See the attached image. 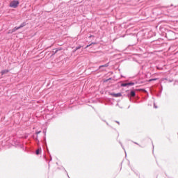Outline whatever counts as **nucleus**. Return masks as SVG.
I'll list each match as a JSON object with an SVG mask.
<instances>
[{
  "label": "nucleus",
  "instance_id": "c9c22d12",
  "mask_svg": "<svg viewBox=\"0 0 178 178\" xmlns=\"http://www.w3.org/2000/svg\"><path fill=\"white\" fill-rule=\"evenodd\" d=\"M129 108H130V106H128V109H129Z\"/></svg>",
  "mask_w": 178,
  "mask_h": 178
},
{
  "label": "nucleus",
  "instance_id": "393cba45",
  "mask_svg": "<svg viewBox=\"0 0 178 178\" xmlns=\"http://www.w3.org/2000/svg\"><path fill=\"white\" fill-rule=\"evenodd\" d=\"M173 86H177V82H176V80L175 81Z\"/></svg>",
  "mask_w": 178,
  "mask_h": 178
},
{
  "label": "nucleus",
  "instance_id": "412c9836",
  "mask_svg": "<svg viewBox=\"0 0 178 178\" xmlns=\"http://www.w3.org/2000/svg\"><path fill=\"white\" fill-rule=\"evenodd\" d=\"M132 143H134V144H136V145H139V147H141V145H140L137 142L132 141Z\"/></svg>",
  "mask_w": 178,
  "mask_h": 178
},
{
  "label": "nucleus",
  "instance_id": "20e7f679",
  "mask_svg": "<svg viewBox=\"0 0 178 178\" xmlns=\"http://www.w3.org/2000/svg\"><path fill=\"white\" fill-rule=\"evenodd\" d=\"M110 95H111V97H114V98H120V97H122V93L121 92H118V93L112 92L110 94Z\"/></svg>",
  "mask_w": 178,
  "mask_h": 178
},
{
  "label": "nucleus",
  "instance_id": "2f4dec72",
  "mask_svg": "<svg viewBox=\"0 0 178 178\" xmlns=\"http://www.w3.org/2000/svg\"><path fill=\"white\" fill-rule=\"evenodd\" d=\"M44 158H45L46 161H48V159H47L46 156H44Z\"/></svg>",
  "mask_w": 178,
  "mask_h": 178
},
{
  "label": "nucleus",
  "instance_id": "ddd939ff",
  "mask_svg": "<svg viewBox=\"0 0 178 178\" xmlns=\"http://www.w3.org/2000/svg\"><path fill=\"white\" fill-rule=\"evenodd\" d=\"M158 80V78H152L148 80L149 83H151V81H156Z\"/></svg>",
  "mask_w": 178,
  "mask_h": 178
},
{
  "label": "nucleus",
  "instance_id": "7ed1b4c3",
  "mask_svg": "<svg viewBox=\"0 0 178 178\" xmlns=\"http://www.w3.org/2000/svg\"><path fill=\"white\" fill-rule=\"evenodd\" d=\"M19 0H13V1H11L10 3V8H14V9H16V8H17V6H19Z\"/></svg>",
  "mask_w": 178,
  "mask_h": 178
},
{
  "label": "nucleus",
  "instance_id": "473e14b6",
  "mask_svg": "<svg viewBox=\"0 0 178 178\" xmlns=\"http://www.w3.org/2000/svg\"><path fill=\"white\" fill-rule=\"evenodd\" d=\"M104 70H105V69H102V71L104 72Z\"/></svg>",
  "mask_w": 178,
  "mask_h": 178
},
{
  "label": "nucleus",
  "instance_id": "9b49d317",
  "mask_svg": "<svg viewBox=\"0 0 178 178\" xmlns=\"http://www.w3.org/2000/svg\"><path fill=\"white\" fill-rule=\"evenodd\" d=\"M17 30H20L19 26H15L12 29V33H15V31H17Z\"/></svg>",
  "mask_w": 178,
  "mask_h": 178
},
{
  "label": "nucleus",
  "instance_id": "39448f33",
  "mask_svg": "<svg viewBox=\"0 0 178 178\" xmlns=\"http://www.w3.org/2000/svg\"><path fill=\"white\" fill-rule=\"evenodd\" d=\"M159 92H158L156 94L157 97H160L161 95H162V91H163V87L162 86H161V87L159 88Z\"/></svg>",
  "mask_w": 178,
  "mask_h": 178
},
{
  "label": "nucleus",
  "instance_id": "4be33fe9",
  "mask_svg": "<svg viewBox=\"0 0 178 178\" xmlns=\"http://www.w3.org/2000/svg\"><path fill=\"white\" fill-rule=\"evenodd\" d=\"M116 106H119V108H120L121 109L123 108V107L119 106V103H117V104H116Z\"/></svg>",
  "mask_w": 178,
  "mask_h": 178
},
{
  "label": "nucleus",
  "instance_id": "c756f323",
  "mask_svg": "<svg viewBox=\"0 0 178 178\" xmlns=\"http://www.w3.org/2000/svg\"><path fill=\"white\" fill-rule=\"evenodd\" d=\"M44 144H45V145H47V140L45 138H44Z\"/></svg>",
  "mask_w": 178,
  "mask_h": 178
},
{
  "label": "nucleus",
  "instance_id": "5701e85b",
  "mask_svg": "<svg viewBox=\"0 0 178 178\" xmlns=\"http://www.w3.org/2000/svg\"><path fill=\"white\" fill-rule=\"evenodd\" d=\"M13 33H14V32H12V30H10V31H8V34H13Z\"/></svg>",
  "mask_w": 178,
  "mask_h": 178
},
{
  "label": "nucleus",
  "instance_id": "1a4fd4ad",
  "mask_svg": "<svg viewBox=\"0 0 178 178\" xmlns=\"http://www.w3.org/2000/svg\"><path fill=\"white\" fill-rule=\"evenodd\" d=\"M27 25V23L26 22H23L20 24V26H18V28L20 29H23V27H25V26Z\"/></svg>",
  "mask_w": 178,
  "mask_h": 178
},
{
  "label": "nucleus",
  "instance_id": "4468645a",
  "mask_svg": "<svg viewBox=\"0 0 178 178\" xmlns=\"http://www.w3.org/2000/svg\"><path fill=\"white\" fill-rule=\"evenodd\" d=\"M121 87H129L127 83L124 82L121 83Z\"/></svg>",
  "mask_w": 178,
  "mask_h": 178
},
{
  "label": "nucleus",
  "instance_id": "9d476101",
  "mask_svg": "<svg viewBox=\"0 0 178 178\" xmlns=\"http://www.w3.org/2000/svg\"><path fill=\"white\" fill-rule=\"evenodd\" d=\"M41 152H42L41 147H39V148L35 151V154H36V155H40V154H41Z\"/></svg>",
  "mask_w": 178,
  "mask_h": 178
},
{
  "label": "nucleus",
  "instance_id": "f3484780",
  "mask_svg": "<svg viewBox=\"0 0 178 178\" xmlns=\"http://www.w3.org/2000/svg\"><path fill=\"white\" fill-rule=\"evenodd\" d=\"M119 143L120 144L122 148L124 149V152H125V154H126V150L124 149V147L123 146V144H122V142H120V141L119 142Z\"/></svg>",
  "mask_w": 178,
  "mask_h": 178
},
{
  "label": "nucleus",
  "instance_id": "dca6fc26",
  "mask_svg": "<svg viewBox=\"0 0 178 178\" xmlns=\"http://www.w3.org/2000/svg\"><path fill=\"white\" fill-rule=\"evenodd\" d=\"M81 48H83V46L81 44H79L78 47H75V49L78 51V49H80Z\"/></svg>",
  "mask_w": 178,
  "mask_h": 178
},
{
  "label": "nucleus",
  "instance_id": "f8f14e48",
  "mask_svg": "<svg viewBox=\"0 0 178 178\" xmlns=\"http://www.w3.org/2000/svg\"><path fill=\"white\" fill-rule=\"evenodd\" d=\"M101 120H102V122H104V123L106 124L107 126H108V127H111V125H109V123H108V122H106V120L102 119V118L99 117Z\"/></svg>",
  "mask_w": 178,
  "mask_h": 178
},
{
  "label": "nucleus",
  "instance_id": "6e6552de",
  "mask_svg": "<svg viewBox=\"0 0 178 178\" xmlns=\"http://www.w3.org/2000/svg\"><path fill=\"white\" fill-rule=\"evenodd\" d=\"M108 66H109V63L99 66V69H102L103 67H108Z\"/></svg>",
  "mask_w": 178,
  "mask_h": 178
},
{
  "label": "nucleus",
  "instance_id": "a211bd4d",
  "mask_svg": "<svg viewBox=\"0 0 178 178\" xmlns=\"http://www.w3.org/2000/svg\"><path fill=\"white\" fill-rule=\"evenodd\" d=\"M54 50L57 51V52H59V51H62V47L54 49Z\"/></svg>",
  "mask_w": 178,
  "mask_h": 178
},
{
  "label": "nucleus",
  "instance_id": "72a5a7b5",
  "mask_svg": "<svg viewBox=\"0 0 178 178\" xmlns=\"http://www.w3.org/2000/svg\"><path fill=\"white\" fill-rule=\"evenodd\" d=\"M176 83H177V84H178V80H176Z\"/></svg>",
  "mask_w": 178,
  "mask_h": 178
},
{
  "label": "nucleus",
  "instance_id": "c85d7f7f",
  "mask_svg": "<svg viewBox=\"0 0 178 178\" xmlns=\"http://www.w3.org/2000/svg\"><path fill=\"white\" fill-rule=\"evenodd\" d=\"M115 123H118V124H120V122H119L118 121H115Z\"/></svg>",
  "mask_w": 178,
  "mask_h": 178
},
{
  "label": "nucleus",
  "instance_id": "cd10ccee",
  "mask_svg": "<svg viewBox=\"0 0 178 178\" xmlns=\"http://www.w3.org/2000/svg\"><path fill=\"white\" fill-rule=\"evenodd\" d=\"M19 147H20V148H23V145L20 144Z\"/></svg>",
  "mask_w": 178,
  "mask_h": 178
},
{
  "label": "nucleus",
  "instance_id": "f704fd0d",
  "mask_svg": "<svg viewBox=\"0 0 178 178\" xmlns=\"http://www.w3.org/2000/svg\"><path fill=\"white\" fill-rule=\"evenodd\" d=\"M154 108H158V107H157L156 106H155V105H154Z\"/></svg>",
  "mask_w": 178,
  "mask_h": 178
},
{
  "label": "nucleus",
  "instance_id": "f257e3e1",
  "mask_svg": "<svg viewBox=\"0 0 178 178\" xmlns=\"http://www.w3.org/2000/svg\"><path fill=\"white\" fill-rule=\"evenodd\" d=\"M127 95L130 102H134V104H140V102H137L136 100L133 101V99H131V98H136V91L129 90L127 92Z\"/></svg>",
  "mask_w": 178,
  "mask_h": 178
},
{
  "label": "nucleus",
  "instance_id": "f03ea898",
  "mask_svg": "<svg viewBox=\"0 0 178 178\" xmlns=\"http://www.w3.org/2000/svg\"><path fill=\"white\" fill-rule=\"evenodd\" d=\"M162 39H159L157 40H154L152 42V44L154 45V48H161L162 44H163Z\"/></svg>",
  "mask_w": 178,
  "mask_h": 178
},
{
  "label": "nucleus",
  "instance_id": "e433bc0d",
  "mask_svg": "<svg viewBox=\"0 0 178 178\" xmlns=\"http://www.w3.org/2000/svg\"><path fill=\"white\" fill-rule=\"evenodd\" d=\"M48 164H49V166H50V165H49V162L48 163Z\"/></svg>",
  "mask_w": 178,
  "mask_h": 178
},
{
  "label": "nucleus",
  "instance_id": "a878e982",
  "mask_svg": "<svg viewBox=\"0 0 178 178\" xmlns=\"http://www.w3.org/2000/svg\"><path fill=\"white\" fill-rule=\"evenodd\" d=\"M76 51H77V49H76V48L72 51V52L74 54V52H76Z\"/></svg>",
  "mask_w": 178,
  "mask_h": 178
},
{
  "label": "nucleus",
  "instance_id": "6ab92c4d",
  "mask_svg": "<svg viewBox=\"0 0 178 178\" xmlns=\"http://www.w3.org/2000/svg\"><path fill=\"white\" fill-rule=\"evenodd\" d=\"M109 80H112V78H108V79H106L104 81H105V83H108V81H109Z\"/></svg>",
  "mask_w": 178,
  "mask_h": 178
},
{
  "label": "nucleus",
  "instance_id": "2eb2a0df",
  "mask_svg": "<svg viewBox=\"0 0 178 178\" xmlns=\"http://www.w3.org/2000/svg\"><path fill=\"white\" fill-rule=\"evenodd\" d=\"M56 54H58V50H54L52 51V54L51 55V57L54 56Z\"/></svg>",
  "mask_w": 178,
  "mask_h": 178
},
{
  "label": "nucleus",
  "instance_id": "aec40b11",
  "mask_svg": "<svg viewBox=\"0 0 178 178\" xmlns=\"http://www.w3.org/2000/svg\"><path fill=\"white\" fill-rule=\"evenodd\" d=\"M92 44H95V43L92 42L91 44L87 45V46L86 47V48H88V47H91V45H92Z\"/></svg>",
  "mask_w": 178,
  "mask_h": 178
},
{
  "label": "nucleus",
  "instance_id": "0eeeda50",
  "mask_svg": "<svg viewBox=\"0 0 178 178\" xmlns=\"http://www.w3.org/2000/svg\"><path fill=\"white\" fill-rule=\"evenodd\" d=\"M9 73V70H3L1 71V76H3V74H8Z\"/></svg>",
  "mask_w": 178,
  "mask_h": 178
},
{
  "label": "nucleus",
  "instance_id": "7c9ffc66",
  "mask_svg": "<svg viewBox=\"0 0 178 178\" xmlns=\"http://www.w3.org/2000/svg\"><path fill=\"white\" fill-rule=\"evenodd\" d=\"M136 176H139L138 173V172H135Z\"/></svg>",
  "mask_w": 178,
  "mask_h": 178
},
{
  "label": "nucleus",
  "instance_id": "bb28decb",
  "mask_svg": "<svg viewBox=\"0 0 178 178\" xmlns=\"http://www.w3.org/2000/svg\"><path fill=\"white\" fill-rule=\"evenodd\" d=\"M52 161V156H50V159H49V162H51Z\"/></svg>",
  "mask_w": 178,
  "mask_h": 178
},
{
  "label": "nucleus",
  "instance_id": "423d86ee",
  "mask_svg": "<svg viewBox=\"0 0 178 178\" xmlns=\"http://www.w3.org/2000/svg\"><path fill=\"white\" fill-rule=\"evenodd\" d=\"M140 82H138V81H134V82H128V86H134V84H140Z\"/></svg>",
  "mask_w": 178,
  "mask_h": 178
},
{
  "label": "nucleus",
  "instance_id": "b1692460",
  "mask_svg": "<svg viewBox=\"0 0 178 178\" xmlns=\"http://www.w3.org/2000/svg\"><path fill=\"white\" fill-rule=\"evenodd\" d=\"M40 133H41V131H38L35 132V134L38 135V134H40Z\"/></svg>",
  "mask_w": 178,
  "mask_h": 178
}]
</instances>
